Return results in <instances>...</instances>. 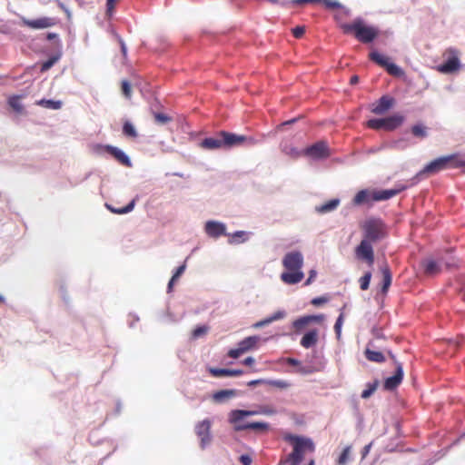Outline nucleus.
Returning a JSON list of instances; mask_svg holds the SVG:
<instances>
[{
	"label": "nucleus",
	"instance_id": "obj_29",
	"mask_svg": "<svg viewBox=\"0 0 465 465\" xmlns=\"http://www.w3.org/2000/svg\"><path fill=\"white\" fill-rule=\"evenodd\" d=\"M428 127L422 124H417L411 127V134L419 139H424L428 136Z\"/></svg>",
	"mask_w": 465,
	"mask_h": 465
},
{
	"label": "nucleus",
	"instance_id": "obj_43",
	"mask_svg": "<svg viewBox=\"0 0 465 465\" xmlns=\"http://www.w3.org/2000/svg\"><path fill=\"white\" fill-rule=\"evenodd\" d=\"M320 3H322L327 8L330 9H337L341 6V5L334 0H322Z\"/></svg>",
	"mask_w": 465,
	"mask_h": 465
},
{
	"label": "nucleus",
	"instance_id": "obj_35",
	"mask_svg": "<svg viewBox=\"0 0 465 465\" xmlns=\"http://www.w3.org/2000/svg\"><path fill=\"white\" fill-rule=\"evenodd\" d=\"M351 451V446H347L346 448L343 449V450L341 451V455L338 458V460H337L338 465H346L347 464L348 460H350Z\"/></svg>",
	"mask_w": 465,
	"mask_h": 465
},
{
	"label": "nucleus",
	"instance_id": "obj_53",
	"mask_svg": "<svg viewBox=\"0 0 465 465\" xmlns=\"http://www.w3.org/2000/svg\"><path fill=\"white\" fill-rule=\"evenodd\" d=\"M322 0H292L291 3L292 5H302L306 3H320Z\"/></svg>",
	"mask_w": 465,
	"mask_h": 465
},
{
	"label": "nucleus",
	"instance_id": "obj_55",
	"mask_svg": "<svg viewBox=\"0 0 465 465\" xmlns=\"http://www.w3.org/2000/svg\"><path fill=\"white\" fill-rule=\"evenodd\" d=\"M284 361L287 364L292 366H298L301 363L298 360L294 358H286Z\"/></svg>",
	"mask_w": 465,
	"mask_h": 465
},
{
	"label": "nucleus",
	"instance_id": "obj_62",
	"mask_svg": "<svg viewBox=\"0 0 465 465\" xmlns=\"http://www.w3.org/2000/svg\"><path fill=\"white\" fill-rule=\"evenodd\" d=\"M359 82L358 75H352L350 79L351 84H356Z\"/></svg>",
	"mask_w": 465,
	"mask_h": 465
},
{
	"label": "nucleus",
	"instance_id": "obj_13",
	"mask_svg": "<svg viewBox=\"0 0 465 465\" xmlns=\"http://www.w3.org/2000/svg\"><path fill=\"white\" fill-rule=\"evenodd\" d=\"M446 54L449 56L443 64L439 65L438 70L443 74H450L458 71L460 66L458 53L454 49H448Z\"/></svg>",
	"mask_w": 465,
	"mask_h": 465
},
{
	"label": "nucleus",
	"instance_id": "obj_40",
	"mask_svg": "<svg viewBox=\"0 0 465 465\" xmlns=\"http://www.w3.org/2000/svg\"><path fill=\"white\" fill-rule=\"evenodd\" d=\"M371 279V272H365V274L360 278V287L362 291H366L369 288Z\"/></svg>",
	"mask_w": 465,
	"mask_h": 465
},
{
	"label": "nucleus",
	"instance_id": "obj_16",
	"mask_svg": "<svg viewBox=\"0 0 465 465\" xmlns=\"http://www.w3.org/2000/svg\"><path fill=\"white\" fill-rule=\"evenodd\" d=\"M205 232L213 238H218L226 234V227L223 223L208 221L204 227Z\"/></svg>",
	"mask_w": 465,
	"mask_h": 465
},
{
	"label": "nucleus",
	"instance_id": "obj_4",
	"mask_svg": "<svg viewBox=\"0 0 465 465\" xmlns=\"http://www.w3.org/2000/svg\"><path fill=\"white\" fill-rule=\"evenodd\" d=\"M341 28L344 34H352L363 44L372 42L379 35V29L367 25L361 18H356L351 23L341 24Z\"/></svg>",
	"mask_w": 465,
	"mask_h": 465
},
{
	"label": "nucleus",
	"instance_id": "obj_52",
	"mask_svg": "<svg viewBox=\"0 0 465 465\" xmlns=\"http://www.w3.org/2000/svg\"><path fill=\"white\" fill-rule=\"evenodd\" d=\"M346 305H343L342 308L341 309V312H340V315L335 322V324L337 325H340L341 327L342 326L343 324V319H344V309H345Z\"/></svg>",
	"mask_w": 465,
	"mask_h": 465
},
{
	"label": "nucleus",
	"instance_id": "obj_45",
	"mask_svg": "<svg viewBox=\"0 0 465 465\" xmlns=\"http://www.w3.org/2000/svg\"><path fill=\"white\" fill-rule=\"evenodd\" d=\"M305 33L303 26H296L292 29V35L295 38H301Z\"/></svg>",
	"mask_w": 465,
	"mask_h": 465
},
{
	"label": "nucleus",
	"instance_id": "obj_27",
	"mask_svg": "<svg viewBox=\"0 0 465 465\" xmlns=\"http://www.w3.org/2000/svg\"><path fill=\"white\" fill-rule=\"evenodd\" d=\"M365 357L368 361L381 363L385 361V356L381 351L366 349L364 351Z\"/></svg>",
	"mask_w": 465,
	"mask_h": 465
},
{
	"label": "nucleus",
	"instance_id": "obj_26",
	"mask_svg": "<svg viewBox=\"0 0 465 465\" xmlns=\"http://www.w3.org/2000/svg\"><path fill=\"white\" fill-rule=\"evenodd\" d=\"M236 395L235 390H221L213 393V399L216 402H222Z\"/></svg>",
	"mask_w": 465,
	"mask_h": 465
},
{
	"label": "nucleus",
	"instance_id": "obj_9",
	"mask_svg": "<svg viewBox=\"0 0 465 465\" xmlns=\"http://www.w3.org/2000/svg\"><path fill=\"white\" fill-rule=\"evenodd\" d=\"M211 427L212 421L209 419H205L195 425L194 430L200 439V447L203 450L212 441Z\"/></svg>",
	"mask_w": 465,
	"mask_h": 465
},
{
	"label": "nucleus",
	"instance_id": "obj_38",
	"mask_svg": "<svg viewBox=\"0 0 465 465\" xmlns=\"http://www.w3.org/2000/svg\"><path fill=\"white\" fill-rule=\"evenodd\" d=\"M154 121L158 124H166L172 121V117L163 113H153Z\"/></svg>",
	"mask_w": 465,
	"mask_h": 465
},
{
	"label": "nucleus",
	"instance_id": "obj_63",
	"mask_svg": "<svg viewBox=\"0 0 465 465\" xmlns=\"http://www.w3.org/2000/svg\"><path fill=\"white\" fill-rule=\"evenodd\" d=\"M177 280H173V277L171 278L169 283H168V292H172V289H173V283L176 282Z\"/></svg>",
	"mask_w": 465,
	"mask_h": 465
},
{
	"label": "nucleus",
	"instance_id": "obj_12",
	"mask_svg": "<svg viewBox=\"0 0 465 465\" xmlns=\"http://www.w3.org/2000/svg\"><path fill=\"white\" fill-rule=\"evenodd\" d=\"M370 59L379 64L380 66L386 69V71L391 75H399L401 74V69L395 64L391 63L389 58L376 51L371 52L370 54Z\"/></svg>",
	"mask_w": 465,
	"mask_h": 465
},
{
	"label": "nucleus",
	"instance_id": "obj_25",
	"mask_svg": "<svg viewBox=\"0 0 465 465\" xmlns=\"http://www.w3.org/2000/svg\"><path fill=\"white\" fill-rule=\"evenodd\" d=\"M381 272L382 273L381 292L382 293H386L391 284L392 276L388 265L381 267Z\"/></svg>",
	"mask_w": 465,
	"mask_h": 465
},
{
	"label": "nucleus",
	"instance_id": "obj_59",
	"mask_svg": "<svg viewBox=\"0 0 465 465\" xmlns=\"http://www.w3.org/2000/svg\"><path fill=\"white\" fill-rule=\"evenodd\" d=\"M268 1L272 3V4H279V5H282V6H286L289 4L288 1H284V0L283 1H281V0H268Z\"/></svg>",
	"mask_w": 465,
	"mask_h": 465
},
{
	"label": "nucleus",
	"instance_id": "obj_44",
	"mask_svg": "<svg viewBox=\"0 0 465 465\" xmlns=\"http://www.w3.org/2000/svg\"><path fill=\"white\" fill-rule=\"evenodd\" d=\"M208 331V328L206 326H198L193 330V335L194 338L201 337L202 335H204Z\"/></svg>",
	"mask_w": 465,
	"mask_h": 465
},
{
	"label": "nucleus",
	"instance_id": "obj_21",
	"mask_svg": "<svg viewBox=\"0 0 465 465\" xmlns=\"http://www.w3.org/2000/svg\"><path fill=\"white\" fill-rule=\"evenodd\" d=\"M208 372L213 376L216 378L220 377H236L241 376L243 374L242 370H230V369H220V368H213L209 367Z\"/></svg>",
	"mask_w": 465,
	"mask_h": 465
},
{
	"label": "nucleus",
	"instance_id": "obj_56",
	"mask_svg": "<svg viewBox=\"0 0 465 465\" xmlns=\"http://www.w3.org/2000/svg\"><path fill=\"white\" fill-rule=\"evenodd\" d=\"M242 362L244 365L252 366L255 362V360L252 357H247Z\"/></svg>",
	"mask_w": 465,
	"mask_h": 465
},
{
	"label": "nucleus",
	"instance_id": "obj_28",
	"mask_svg": "<svg viewBox=\"0 0 465 465\" xmlns=\"http://www.w3.org/2000/svg\"><path fill=\"white\" fill-rule=\"evenodd\" d=\"M340 203L338 199H332L324 204L316 207V211L320 213H326L335 210Z\"/></svg>",
	"mask_w": 465,
	"mask_h": 465
},
{
	"label": "nucleus",
	"instance_id": "obj_33",
	"mask_svg": "<svg viewBox=\"0 0 465 465\" xmlns=\"http://www.w3.org/2000/svg\"><path fill=\"white\" fill-rule=\"evenodd\" d=\"M37 104L42 105L45 108L57 110L60 109L62 106V103L60 101H54V100H47V99H42L39 102H37Z\"/></svg>",
	"mask_w": 465,
	"mask_h": 465
},
{
	"label": "nucleus",
	"instance_id": "obj_37",
	"mask_svg": "<svg viewBox=\"0 0 465 465\" xmlns=\"http://www.w3.org/2000/svg\"><path fill=\"white\" fill-rule=\"evenodd\" d=\"M377 387H378V381H375L372 383H368L367 388L365 390H363L361 392V398L368 399L369 397H371L376 391Z\"/></svg>",
	"mask_w": 465,
	"mask_h": 465
},
{
	"label": "nucleus",
	"instance_id": "obj_58",
	"mask_svg": "<svg viewBox=\"0 0 465 465\" xmlns=\"http://www.w3.org/2000/svg\"><path fill=\"white\" fill-rule=\"evenodd\" d=\"M456 163L459 164L457 168H464L465 172V161L460 160L458 155H456Z\"/></svg>",
	"mask_w": 465,
	"mask_h": 465
},
{
	"label": "nucleus",
	"instance_id": "obj_46",
	"mask_svg": "<svg viewBox=\"0 0 465 465\" xmlns=\"http://www.w3.org/2000/svg\"><path fill=\"white\" fill-rule=\"evenodd\" d=\"M185 268H186V265L185 264H182L180 265L175 272L173 273V275L172 276L173 277V280H178V278L183 273V272L185 271Z\"/></svg>",
	"mask_w": 465,
	"mask_h": 465
},
{
	"label": "nucleus",
	"instance_id": "obj_34",
	"mask_svg": "<svg viewBox=\"0 0 465 465\" xmlns=\"http://www.w3.org/2000/svg\"><path fill=\"white\" fill-rule=\"evenodd\" d=\"M123 134L125 136L131 137V138H136L137 137V132L134 128V126L128 121H126L124 124L123 126Z\"/></svg>",
	"mask_w": 465,
	"mask_h": 465
},
{
	"label": "nucleus",
	"instance_id": "obj_49",
	"mask_svg": "<svg viewBox=\"0 0 465 465\" xmlns=\"http://www.w3.org/2000/svg\"><path fill=\"white\" fill-rule=\"evenodd\" d=\"M245 235V232H242V231H239V232H236L235 233H233L232 235V238L230 240V242L231 243H235V242H240L239 240H237V238H242Z\"/></svg>",
	"mask_w": 465,
	"mask_h": 465
},
{
	"label": "nucleus",
	"instance_id": "obj_54",
	"mask_svg": "<svg viewBox=\"0 0 465 465\" xmlns=\"http://www.w3.org/2000/svg\"><path fill=\"white\" fill-rule=\"evenodd\" d=\"M371 443L363 447V449L361 450V459L362 460L367 457V455L369 454V452L371 450Z\"/></svg>",
	"mask_w": 465,
	"mask_h": 465
},
{
	"label": "nucleus",
	"instance_id": "obj_6",
	"mask_svg": "<svg viewBox=\"0 0 465 465\" xmlns=\"http://www.w3.org/2000/svg\"><path fill=\"white\" fill-rule=\"evenodd\" d=\"M260 413L255 411H242V410H233L229 413V422L233 425V429L235 431H241L244 430H253L257 431H265L269 429V424L267 422H247L245 425H240V421L247 416H253Z\"/></svg>",
	"mask_w": 465,
	"mask_h": 465
},
{
	"label": "nucleus",
	"instance_id": "obj_19",
	"mask_svg": "<svg viewBox=\"0 0 465 465\" xmlns=\"http://www.w3.org/2000/svg\"><path fill=\"white\" fill-rule=\"evenodd\" d=\"M324 320V315L319 314V315H307L301 317L293 322V327L295 330L300 331L303 329L306 325L312 323V322H322Z\"/></svg>",
	"mask_w": 465,
	"mask_h": 465
},
{
	"label": "nucleus",
	"instance_id": "obj_1",
	"mask_svg": "<svg viewBox=\"0 0 465 465\" xmlns=\"http://www.w3.org/2000/svg\"><path fill=\"white\" fill-rule=\"evenodd\" d=\"M363 239L355 248V256L358 260L365 262L369 266L374 263V251L372 243L378 242L387 237L388 227L380 218L371 217L361 225Z\"/></svg>",
	"mask_w": 465,
	"mask_h": 465
},
{
	"label": "nucleus",
	"instance_id": "obj_61",
	"mask_svg": "<svg viewBox=\"0 0 465 465\" xmlns=\"http://www.w3.org/2000/svg\"><path fill=\"white\" fill-rule=\"evenodd\" d=\"M120 45H121L122 53L125 56L127 49H126L125 44L124 43V41L122 39H120Z\"/></svg>",
	"mask_w": 465,
	"mask_h": 465
},
{
	"label": "nucleus",
	"instance_id": "obj_20",
	"mask_svg": "<svg viewBox=\"0 0 465 465\" xmlns=\"http://www.w3.org/2000/svg\"><path fill=\"white\" fill-rule=\"evenodd\" d=\"M200 146L205 150H216L224 147L221 132L216 136L203 139Z\"/></svg>",
	"mask_w": 465,
	"mask_h": 465
},
{
	"label": "nucleus",
	"instance_id": "obj_32",
	"mask_svg": "<svg viewBox=\"0 0 465 465\" xmlns=\"http://www.w3.org/2000/svg\"><path fill=\"white\" fill-rule=\"evenodd\" d=\"M134 205H135V199L131 201L126 206H124L123 208H114V207H111L109 205H107V208L113 213H115V214H124V213H130L131 211H133L134 208Z\"/></svg>",
	"mask_w": 465,
	"mask_h": 465
},
{
	"label": "nucleus",
	"instance_id": "obj_22",
	"mask_svg": "<svg viewBox=\"0 0 465 465\" xmlns=\"http://www.w3.org/2000/svg\"><path fill=\"white\" fill-rule=\"evenodd\" d=\"M424 273L428 276H434L441 272V261L437 262L432 259H427L422 262Z\"/></svg>",
	"mask_w": 465,
	"mask_h": 465
},
{
	"label": "nucleus",
	"instance_id": "obj_47",
	"mask_svg": "<svg viewBox=\"0 0 465 465\" xmlns=\"http://www.w3.org/2000/svg\"><path fill=\"white\" fill-rule=\"evenodd\" d=\"M327 302H328V298H326V297H323V296L316 297L312 300V304H313L315 306H320Z\"/></svg>",
	"mask_w": 465,
	"mask_h": 465
},
{
	"label": "nucleus",
	"instance_id": "obj_15",
	"mask_svg": "<svg viewBox=\"0 0 465 465\" xmlns=\"http://www.w3.org/2000/svg\"><path fill=\"white\" fill-rule=\"evenodd\" d=\"M23 24L31 29H45L52 27L56 20L52 17H40L37 19H23Z\"/></svg>",
	"mask_w": 465,
	"mask_h": 465
},
{
	"label": "nucleus",
	"instance_id": "obj_57",
	"mask_svg": "<svg viewBox=\"0 0 465 465\" xmlns=\"http://www.w3.org/2000/svg\"><path fill=\"white\" fill-rule=\"evenodd\" d=\"M262 383L266 384V381L265 380H254V381H249L248 385L249 386H254V385L262 384Z\"/></svg>",
	"mask_w": 465,
	"mask_h": 465
},
{
	"label": "nucleus",
	"instance_id": "obj_30",
	"mask_svg": "<svg viewBox=\"0 0 465 465\" xmlns=\"http://www.w3.org/2000/svg\"><path fill=\"white\" fill-rule=\"evenodd\" d=\"M282 151L286 155L290 156L292 159H297L300 156L303 155V151L301 152L297 148L293 147L292 144L285 143L282 147Z\"/></svg>",
	"mask_w": 465,
	"mask_h": 465
},
{
	"label": "nucleus",
	"instance_id": "obj_39",
	"mask_svg": "<svg viewBox=\"0 0 465 465\" xmlns=\"http://www.w3.org/2000/svg\"><path fill=\"white\" fill-rule=\"evenodd\" d=\"M266 384L279 389H287L291 386L287 381L283 380H269L266 381Z\"/></svg>",
	"mask_w": 465,
	"mask_h": 465
},
{
	"label": "nucleus",
	"instance_id": "obj_60",
	"mask_svg": "<svg viewBox=\"0 0 465 465\" xmlns=\"http://www.w3.org/2000/svg\"><path fill=\"white\" fill-rule=\"evenodd\" d=\"M334 331L338 338H340L341 333V327L340 325L334 324Z\"/></svg>",
	"mask_w": 465,
	"mask_h": 465
},
{
	"label": "nucleus",
	"instance_id": "obj_2",
	"mask_svg": "<svg viewBox=\"0 0 465 465\" xmlns=\"http://www.w3.org/2000/svg\"><path fill=\"white\" fill-rule=\"evenodd\" d=\"M304 259L300 251L287 252L282 261L285 271L281 274V280L286 284H296L302 281L304 273L302 271Z\"/></svg>",
	"mask_w": 465,
	"mask_h": 465
},
{
	"label": "nucleus",
	"instance_id": "obj_36",
	"mask_svg": "<svg viewBox=\"0 0 465 465\" xmlns=\"http://www.w3.org/2000/svg\"><path fill=\"white\" fill-rule=\"evenodd\" d=\"M20 98L21 96L13 95L8 99V104L17 113H22L23 111V105L19 102Z\"/></svg>",
	"mask_w": 465,
	"mask_h": 465
},
{
	"label": "nucleus",
	"instance_id": "obj_10",
	"mask_svg": "<svg viewBox=\"0 0 465 465\" xmlns=\"http://www.w3.org/2000/svg\"><path fill=\"white\" fill-rule=\"evenodd\" d=\"M259 340L258 336L246 337L238 343L237 348L229 351L228 356L233 359L239 358L242 354L255 348Z\"/></svg>",
	"mask_w": 465,
	"mask_h": 465
},
{
	"label": "nucleus",
	"instance_id": "obj_24",
	"mask_svg": "<svg viewBox=\"0 0 465 465\" xmlns=\"http://www.w3.org/2000/svg\"><path fill=\"white\" fill-rule=\"evenodd\" d=\"M318 342V331L317 330H312L305 333L303 337L301 340V345L305 348L309 349L312 346H314Z\"/></svg>",
	"mask_w": 465,
	"mask_h": 465
},
{
	"label": "nucleus",
	"instance_id": "obj_8",
	"mask_svg": "<svg viewBox=\"0 0 465 465\" xmlns=\"http://www.w3.org/2000/svg\"><path fill=\"white\" fill-rule=\"evenodd\" d=\"M403 122L404 117L402 115L393 114L386 118L371 119L367 122V126L373 130L392 131L401 126Z\"/></svg>",
	"mask_w": 465,
	"mask_h": 465
},
{
	"label": "nucleus",
	"instance_id": "obj_5",
	"mask_svg": "<svg viewBox=\"0 0 465 465\" xmlns=\"http://www.w3.org/2000/svg\"><path fill=\"white\" fill-rule=\"evenodd\" d=\"M403 188L398 190H369L359 191L352 199V204L355 206L369 205L371 206L374 202L385 201L392 198L401 193Z\"/></svg>",
	"mask_w": 465,
	"mask_h": 465
},
{
	"label": "nucleus",
	"instance_id": "obj_42",
	"mask_svg": "<svg viewBox=\"0 0 465 465\" xmlns=\"http://www.w3.org/2000/svg\"><path fill=\"white\" fill-rule=\"evenodd\" d=\"M58 60V56H53L49 58L47 61L44 62L41 66V71L45 72L49 70Z\"/></svg>",
	"mask_w": 465,
	"mask_h": 465
},
{
	"label": "nucleus",
	"instance_id": "obj_7",
	"mask_svg": "<svg viewBox=\"0 0 465 465\" xmlns=\"http://www.w3.org/2000/svg\"><path fill=\"white\" fill-rule=\"evenodd\" d=\"M456 155L457 154H450L434 159L426 164L423 169L417 173L416 177L421 178L436 174L449 168H457L459 164L456 163Z\"/></svg>",
	"mask_w": 465,
	"mask_h": 465
},
{
	"label": "nucleus",
	"instance_id": "obj_23",
	"mask_svg": "<svg viewBox=\"0 0 465 465\" xmlns=\"http://www.w3.org/2000/svg\"><path fill=\"white\" fill-rule=\"evenodd\" d=\"M394 100L389 96H381L380 100L377 102L376 105L372 109V113L376 114H382L387 110H389Z\"/></svg>",
	"mask_w": 465,
	"mask_h": 465
},
{
	"label": "nucleus",
	"instance_id": "obj_31",
	"mask_svg": "<svg viewBox=\"0 0 465 465\" xmlns=\"http://www.w3.org/2000/svg\"><path fill=\"white\" fill-rule=\"evenodd\" d=\"M285 316V312H282V311H278L276 312L275 313H273L272 316L257 322L255 324V327H262V326H264V325H267L274 321H277V320H281L282 319L283 317Z\"/></svg>",
	"mask_w": 465,
	"mask_h": 465
},
{
	"label": "nucleus",
	"instance_id": "obj_11",
	"mask_svg": "<svg viewBox=\"0 0 465 465\" xmlns=\"http://www.w3.org/2000/svg\"><path fill=\"white\" fill-rule=\"evenodd\" d=\"M303 155L312 159H324L330 155L329 147L325 142L320 141L303 150Z\"/></svg>",
	"mask_w": 465,
	"mask_h": 465
},
{
	"label": "nucleus",
	"instance_id": "obj_64",
	"mask_svg": "<svg viewBox=\"0 0 465 465\" xmlns=\"http://www.w3.org/2000/svg\"><path fill=\"white\" fill-rule=\"evenodd\" d=\"M56 37H57V35H56V34H54V33H48V34H47V36H46V38H47L48 40H53V39H54V38H56Z\"/></svg>",
	"mask_w": 465,
	"mask_h": 465
},
{
	"label": "nucleus",
	"instance_id": "obj_18",
	"mask_svg": "<svg viewBox=\"0 0 465 465\" xmlns=\"http://www.w3.org/2000/svg\"><path fill=\"white\" fill-rule=\"evenodd\" d=\"M403 378V370L401 363L397 364L395 374L391 377H389L384 381V389L388 391H392L397 388Z\"/></svg>",
	"mask_w": 465,
	"mask_h": 465
},
{
	"label": "nucleus",
	"instance_id": "obj_50",
	"mask_svg": "<svg viewBox=\"0 0 465 465\" xmlns=\"http://www.w3.org/2000/svg\"><path fill=\"white\" fill-rule=\"evenodd\" d=\"M316 275H317L316 271H315V270H311V271L309 272V277H308V279L306 280V282H305V283H304V284H305V285H310V284L313 282V280L315 279Z\"/></svg>",
	"mask_w": 465,
	"mask_h": 465
},
{
	"label": "nucleus",
	"instance_id": "obj_41",
	"mask_svg": "<svg viewBox=\"0 0 465 465\" xmlns=\"http://www.w3.org/2000/svg\"><path fill=\"white\" fill-rule=\"evenodd\" d=\"M121 90L123 94L130 99L132 96V86L131 84L127 80H123L121 83Z\"/></svg>",
	"mask_w": 465,
	"mask_h": 465
},
{
	"label": "nucleus",
	"instance_id": "obj_48",
	"mask_svg": "<svg viewBox=\"0 0 465 465\" xmlns=\"http://www.w3.org/2000/svg\"><path fill=\"white\" fill-rule=\"evenodd\" d=\"M116 0H107L106 1V13L111 15L114 7H115Z\"/></svg>",
	"mask_w": 465,
	"mask_h": 465
},
{
	"label": "nucleus",
	"instance_id": "obj_17",
	"mask_svg": "<svg viewBox=\"0 0 465 465\" xmlns=\"http://www.w3.org/2000/svg\"><path fill=\"white\" fill-rule=\"evenodd\" d=\"M103 148L106 153L111 154L121 164L126 167H131L132 163L129 157L122 150L112 145H104L103 146Z\"/></svg>",
	"mask_w": 465,
	"mask_h": 465
},
{
	"label": "nucleus",
	"instance_id": "obj_51",
	"mask_svg": "<svg viewBox=\"0 0 465 465\" xmlns=\"http://www.w3.org/2000/svg\"><path fill=\"white\" fill-rule=\"evenodd\" d=\"M240 461L242 465H251L252 462V460L249 455H242L240 457Z\"/></svg>",
	"mask_w": 465,
	"mask_h": 465
},
{
	"label": "nucleus",
	"instance_id": "obj_14",
	"mask_svg": "<svg viewBox=\"0 0 465 465\" xmlns=\"http://www.w3.org/2000/svg\"><path fill=\"white\" fill-rule=\"evenodd\" d=\"M221 135L223 137L224 147H232L235 145H240L243 143H248L249 144H254L256 143L255 139L252 137L235 134L225 131H222Z\"/></svg>",
	"mask_w": 465,
	"mask_h": 465
},
{
	"label": "nucleus",
	"instance_id": "obj_3",
	"mask_svg": "<svg viewBox=\"0 0 465 465\" xmlns=\"http://www.w3.org/2000/svg\"><path fill=\"white\" fill-rule=\"evenodd\" d=\"M284 439L292 445L293 450L292 453L281 459L279 465H299L307 450L310 451L314 450L313 443L309 439L295 435H287Z\"/></svg>",
	"mask_w": 465,
	"mask_h": 465
}]
</instances>
